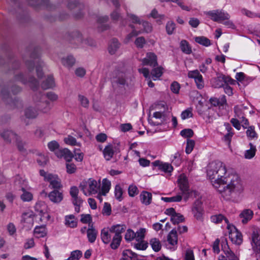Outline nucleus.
Instances as JSON below:
<instances>
[{"label":"nucleus","instance_id":"28","mask_svg":"<svg viewBox=\"0 0 260 260\" xmlns=\"http://www.w3.org/2000/svg\"><path fill=\"white\" fill-rule=\"evenodd\" d=\"M141 202L146 205L150 204L152 200V194L150 192L146 191H143L140 196Z\"/></svg>","mask_w":260,"mask_h":260},{"label":"nucleus","instance_id":"5","mask_svg":"<svg viewBox=\"0 0 260 260\" xmlns=\"http://www.w3.org/2000/svg\"><path fill=\"white\" fill-rule=\"evenodd\" d=\"M72 40V43L75 44L78 46L82 45H88L93 46L94 44L93 40L90 38H85L79 31H73L71 34Z\"/></svg>","mask_w":260,"mask_h":260},{"label":"nucleus","instance_id":"52","mask_svg":"<svg viewBox=\"0 0 260 260\" xmlns=\"http://www.w3.org/2000/svg\"><path fill=\"white\" fill-rule=\"evenodd\" d=\"M182 197L181 195H177L172 197H161V200L165 202H177L181 201Z\"/></svg>","mask_w":260,"mask_h":260},{"label":"nucleus","instance_id":"61","mask_svg":"<svg viewBox=\"0 0 260 260\" xmlns=\"http://www.w3.org/2000/svg\"><path fill=\"white\" fill-rule=\"evenodd\" d=\"M143 28V30H141L142 32H146L147 33H149L152 30V26L147 21L142 20L141 24Z\"/></svg>","mask_w":260,"mask_h":260},{"label":"nucleus","instance_id":"16","mask_svg":"<svg viewBox=\"0 0 260 260\" xmlns=\"http://www.w3.org/2000/svg\"><path fill=\"white\" fill-rule=\"evenodd\" d=\"M114 234L110 232V228H104L101 231V237L102 241L105 244H109L112 242Z\"/></svg>","mask_w":260,"mask_h":260},{"label":"nucleus","instance_id":"10","mask_svg":"<svg viewBox=\"0 0 260 260\" xmlns=\"http://www.w3.org/2000/svg\"><path fill=\"white\" fill-rule=\"evenodd\" d=\"M87 183H88V194L89 196L92 194H96L99 191H100V180L97 182L92 178H89L87 180Z\"/></svg>","mask_w":260,"mask_h":260},{"label":"nucleus","instance_id":"48","mask_svg":"<svg viewBox=\"0 0 260 260\" xmlns=\"http://www.w3.org/2000/svg\"><path fill=\"white\" fill-rule=\"evenodd\" d=\"M23 193L21 195V199L24 202H29L32 199V194L28 191H26L23 187L22 188Z\"/></svg>","mask_w":260,"mask_h":260},{"label":"nucleus","instance_id":"50","mask_svg":"<svg viewBox=\"0 0 260 260\" xmlns=\"http://www.w3.org/2000/svg\"><path fill=\"white\" fill-rule=\"evenodd\" d=\"M146 233V230L144 228H141L136 233H135L136 237L135 239L137 241H141L143 240L145 234Z\"/></svg>","mask_w":260,"mask_h":260},{"label":"nucleus","instance_id":"41","mask_svg":"<svg viewBox=\"0 0 260 260\" xmlns=\"http://www.w3.org/2000/svg\"><path fill=\"white\" fill-rule=\"evenodd\" d=\"M66 224L72 228L76 227L77 223L75 220V216L73 215L67 216L66 217Z\"/></svg>","mask_w":260,"mask_h":260},{"label":"nucleus","instance_id":"38","mask_svg":"<svg viewBox=\"0 0 260 260\" xmlns=\"http://www.w3.org/2000/svg\"><path fill=\"white\" fill-rule=\"evenodd\" d=\"M231 238L232 241L236 244L239 245L242 242V235L238 231L231 234Z\"/></svg>","mask_w":260,"mask_h":260},{"label":"nucleus","instance_id":"6","mask_svg":"<svg viewBox=\"0 0 260 260\" xmlns=\"http://www.w3.org/2000/svg\"><path fill=\"white\" fill-rule=\"evenodd\" d=\"M14 80L19 81L24 84L29 83L30 87L34 90H36L39 87V82L38 80L34 77L30 76L29 75H27V77H26L22 73L18 74L15 76Z\"/></svg>","mask_w":260,"mask_h":260},{"label":"nucleus","instance_id":"57","mask_svg":"<svg viewBox=\"0 0 260 260\" xmlns=\"http://www.w3.org/2000/svg\"><path fill=\"white\" fill-rule=\"evenodd\" d=\"M137 242V243H134V244L135 248H136L137 249L143 250L147 248L148 246V243L145 242L144 240Z\"/></svg>","mask_w":260,"mask_h":260},{"label":"nucleus","instance_id":"51","mask_svg":"<svg viewBox=\"0 0 260 260\" xmlns=\"http://www.w3.org/2000/svg\"><path fill=\"white\" fill-rule=\"evenodd\" d=\"M246 135L249 139L257 138V134L254 131V127L253 126H250L247 127L246 131Z\"/></svg>","mask_w":260,"mask_h":260},{"label":"nucleus","instance_id":"60","mask_svg":"<svg viewBox=\"0 0 260 260\" xmlns=\"http://www.w3.org/2000/svg\"><path fill=\"white\" fill-rule=\"evenodd\" d=\"M146 40L143 37H138L136 39L135 44L138 48H142L146 44Z\"/></svg>","mask_w":260,"mask_h":260},{"label":"nucleus","instance_id":"14","mask_svg":"<svg viewBox=\"0 0 260 260\" xmlns=\"http://www.w3.org/2000/svg\"><path fill=\"white\" fill-rule=\"evenodd\" d=\"M221 246L226 255V259L225 260H239L238 257L230 249L226 241L222 242Z\"/></svg>","mask_w":260,"mask_h":260},{"label":"nucleus","instance_id":"59","mask_svg":"<svg viewBox=\"0 0 260 260\" xmlns=\"http://www.w3.org/2000/svg\"><path fill=\"white\" fill-rule=\"evenodd\" d=\"M180 135L184 138H190L193 136V132L190 128L184 129L180 132Z\"/></svg>","mask_w":260,"mask_h":260},{"label":"nucleus","instance_id":"39","mask_svg":"<svg viewBox=\"0 0 260 260\" xmlns=\"http://www.w3.org/2000/svg\"><path fill=\"white\" fill-rule=\"evenodd\" d=\"M98 235V231L96 230H93L91 229H88L87 230V236L88 241L90 243H93L95 242Z\"/></svg>","mask_w":260,"mask_h":260},{"label":"nucleus","instance_id":"25","mask_svg":"<svg viewBox=\"0 0 260 260\" xmlns=\"http://www.w3.org/2000/svg\"><path fill=\"white\" fill-rule=\"evenodd\" d=\"M253 215V211L250 209H244L240 214V218H242L243 223H246L250 220Z\"/></svg>","mask_w":260,"mask_h":260},{"label":"nucleus","instance_id":"4","mask_svg":"<svg viewBox=\"0 0 260 260\" xmlns=\"http://www.w3.org/2000/svg\"><path fill=\"white\" fill-rule=\"evenodd\" d=\"M110 228V232L114 234L110 247L113 249H116L120 244L122 240L121 234L125 231L126 226L124 224H116L111 226Z\"/></svg>","mask_w":260,"mask_h":260},{"label":"nucleus","instance_id":"24","mask_svg":"<svg viewBox=\"0 0 260 260\" xmlns=\"http://www.w3.org/2000/svg\"><path fill=\"white\" fill-rule=\"evenodd\" d=\"M28 4L37 9L41 6L47 7L49 5V0H27Z\"/></svg>","mask_w":260,"mask_h":260},{"label":"nucleus","instance_id":"45","mask_svg":"<svg viewBox=\"0 0 260 260\" xmlns=\"http://www.w3.org/2000/svg\"><path fill=\"white\" fill-rule=\"evenodd\" d=\"M82 6V5L76 0L70 1L68 4V7L71 10H74L75 9L77 10L81 9Z\"/></svg>","mask_w":260,"mask_h":260},{"label":"nucleus","instance_id":"46","mask_svg":"<svg viewBox=\"0 0 260 260\" xmlns=\"http://www.w3.org/2000/svg\"><path fill=\"white\" fill-rule=\"evenodd\" d=\"M184 220V218L183 215L179 213H176L171 217V221L174 224H178L182 222Z\"/></svg>","mask_w":260,"mask_h":260},{"label":"nucleus","instance_id":"12","mask_svg":"<svg viewBox=\"0 0 260 260\" xmlns=\"http://www.w3.org/2000/svg\"><path fill=\"white\" fill-rule=\"evenodd\" d=\"M142 62L143 65L154 67L157 65L156 55L152 52L147 53Z\"/></svg>","mask_w":260,"mask_h":260},{"label":"nucleus","instance_id":"43","mask_svg":"<svg viewBox=\"0 0 260 260\" xmlns=\"http://www.w3.org/2000/svg\"><path fill=\"white\" fill-rule=\"evenodd\" d=\"M194 40L197 43L205 46H209L211 44L210 41L205 37H197Z\"/></svg>","mask_w":260,"mask_h":260},{"label":"nucleus","instance_id":"42","mask_svg":"<svg viewBox=\"0 0 260 260\" xmlns=\"http://www.w3.org/2000/svg\"><path fill=\"white\" fill-rule=\"evenodd\" d=\"M122 254L124 257L123 259L124 260H132V258L137 257V254L136 253L128 249L124 250Z\"/></svg>","mask_w":260,"mask_h":260},{"label":"nucleus","instance_id":"35","mask_svg":"<svg viewBox=\"0 0 260 260\" xmlns=\"http://www.w3.org/2000/svg\"><path fill=\"white\" fill-rule=\"evenodd\" d=\"M211 84L212 86L214 88H220L223 87L224 86L223 83V78L222 77V76L214 78L211 80Z\"/></svg>","mask_w":260,"mask_h":260},{"label":"nucleus","instance_id":"32","mask_svg":"<svg viewBox=\"0 0 260 260\" xmlns=\"http://www.w3.org/2000/svg\"><path fill=\"white\" fill-rule=\"evenodd\" d=\"M61 63L64 66L71 68L75 64V59L71 55H68L61 59Z\"/></svg>","mask_w":260,"mask_h":260},{"label":"nucleus","instance_id":"34","mask_svg":"<svg viewBox=\"0 0 260 260\" xmlns=\"http://www.w3.org/2000/svg\"><path fill=\"white\" fill-rule=\"evenodd\" d=\"M149 243L154 251L158 252L161 249V244L158 239L156 238H152L150 240Z\"/></svg>","mask_w":260,"mask_h":260},{"label":"nucleus","instance_id":"49","mask_svg":"<svg viewBox=\"0 0 260 260\" xmlns=\"http://www.w3.org/2000/svg\"><path fill=\"white\" fill-rule=\"evenodd\" d=\"M82 255V252L79 250L72 251L70 256L66 260H78Z\"/></svg>","mask_w":260,"mask_h":260},{"label":"nucleus","instance_id":"44","mask_svg":"<svg viewBox=\"0 0 260 260\" xmlns=\"http://www.w3.org/2000/svg\"><path fill=\"white\" fill-rule=\"evenodd\" d=\"M249 145L250 146V149L246 150L245 153V157L247 159H251L254 157L256 151V148L252 143H250Z\"/></svg>","mask_w":260,"mask_h":260},{"label":"nucleus","instance_id":"54","mask_svg":"<svg viewBox=\"0 0 260 260\" xmlns=\"http://www.w3.org/2000/svg\"><path fill=\"white\" fill-rule=\"evenodd\" d=\"M162 69L161 68L159 67L154 68L152 70L151 75L153 80H155L156 79L159 78L161 76L162 74Z\"/></svg>","mask_w":260,"mask_h":260},{"label":"nucleus","instance_id":"31","mask_svg":"<svg viewBox=\"0 0 260 260\" xmlns=\"http://www.w3.org/2000/svg\"><path fill=\"white\" fill-rule=\"evenodd\" d=\"M34 234L38 238L44 237L47 235L45 225L36 226L34 230Z\"/></svg>","mask_w":260,"mask_h":260},{"label":"nucleus","instance_id":"36","mask_svg":"<svg viewBox=\"0 0 260 260\" xmlns=\"http://www.w3.org/2000/svg\"><path fill=\"white\" fill-rule=\"evenodd\" d=\"M111 182L107 179H104L102 181V188L100 189V191L102 192V194L103 196L109 192L110 189Z\"/></svg>","mask_w":260,"mask_h":260},{"label":"nucleus","instance_id":"58","mask_svg":"<svg viewBox=\"0 0 260 260\" xmlns=\"http://www.w3.org/2000/svg\"><path fill=\"white\" fill-rule=\"evenodd\" d=\"M136 234L131 229L127 230L126 233L125 235V239L127 241H131L133 239H135Z\"/></svg>","mask_w":260,"mask_h":260},{"label":"nucleus","instance_id":"26","mask_svg":"<svg viewBox=\"0 0 260 260\" xmlns=\"http://www.w3.org/2000/svg\"><path fill=\"white\" fill-rule=\"evenodd\" d=\"M120 44L117 39H112L110 42L108 50L111 54H114L120 47Z\"/></svg>","mask_w":260,"mask_h":260},{"label":"nucleus","instance_id":"11","mask_svg":"<svg viewBox=\"0 0 260 260\" xmlns=\"http://www.w3.org/2000/svg\"><path fill=\"white\" fill-rule=\"evenodd\" d=\"M46 178L47 181L50 183L49 187L57 190L61 187V180L57 175L49 174Z\"/></svg>","mask_w":260,"mask_h":260},{"label":"nucleus","instance_id":"30","mask_svg":"<svg viewBox=\"0 0 260 260\" xmlns=\"http://www.w3.org/2000/svg\"><path fill=\"white\" fill-rule=\"evenodd\" d=\"M234 111L236 115V116L238 117L239 119H241V122L242 124V125L244 128H247L248 126L249 125V122L247 119H246L245 117L243 116H242L241 117V111L240 109L238 108V107H235L234 108Z\"/></svg>","mask_w":260,"mask_h":260},{"label":"nucleus","instance_id":"17","mask_svg":"<svg viewBox=\"0 0 260 260\" xmlns=\"http://www.w3.org/2000/svg\"><path fill=\"white\" fill-rule=\"evenodd\" d=\"M197 111L199 114L205 117L209 118L211 116L212 109L208 105L200 104L197 106Z\"/></svg>","mask_w":260,"mask_h":260},{"label":"nucleus","instance_id":"7","mask_svg":"<svg viewBox=\"0 0 260 260\" xmlns=\"http://www.w3.org/2000/svg\"><path fill=\"white\" fill-rule=\"evenodd\" d=\"M206 14L211 17L213 21L217 22H221L230 18V14L222 10L209 11Z\"/></svg>","mask_w":260,"mask_h":260},{"label":"nucleus","instance_id":"40","mask_svg":"<svg viewBox=\"0 0 260 260\" xmlns=\"http://www.w3.org/2000/svg\"><path fill=\"white\" fill-rule=\"evenodd\" d=\"M211 221L215 223H219L224 220L225 223H228V219L222 214H216L211 217Z\"/></svg>","mask_w":260,"mask_h":260},{"label":"nucleus","instance_id":"47","mask_svg":"<svg viewBox=\"0 0 260 260\" xmlns=\"http://www.w3.org/2000/svg\"><path fill=\"white\" fill-rule=\"evenodd\" d=\"M64 142L68 145L72 146H80V143H78L76 139L71 135L68 136V137L64 138Z\"/></svg>","mask_w":260,"mask_h":260},{"label":"nucleus","instance_id":"13","mask_svg":"<svg viewBox=\"0 0 260 260\" xmlns=\"http://www.w3.org/2000/svg\"><path fill=\"white\" fill-rule=\"evenodd\" d=\"M178 182L180 189L182 191V194H189L191 193L186 177L180 176L178 180Z\"/></svg>","mask_w":260,"mask_h":260},{"label":"nucleus","instance_id":"23","mask_svg":"<svg viewBox=\"0 0 260 260\" xmlns=\"http://www.w3.org/2000/svg\"><path fill=\"white\" fill-rule=\"evenodd\" d=\"M202 204L201 201L199 199L197 200L193 206L192 212L197 219H200L202 216Z\"/></svg>","mask_w":260,"mask_h":260},{"label":"nucleus","instance_id":"20","mask_svg":"<svg viewBox=\"0 0 260 260\" xmlns=\"http://www.w3.org/2000/svg\"><path fill=\"white\" fill-rule=\"evenodd\" d=\"M45 96L41 92H38L36 94V95L34 96V99L37 102H40L42 103L43 104H44L45 105V107L42 108V107H40L41 110L43 112H47L49 109V104L50 103L46 100H45L44 102L43 101V100L45 99Z\"/></svg>","mask_w":260,"mask_h":260},{"label":"nucleus","instance_id":"55","mask_svg":"<svg viewBox=\"0 0 260 260\" xmlns=\"http://www.w3.org/2000/svg\"><path fill=\"white\" fill-rule=\"evenodd\" d=\"M195 145V142L193 140L187 139L185 152L187 154H189L192 151Z\"/></svg>","mask_w":260,"mask_h":260},{"label":"nucleus","instance_id":"29","mask_svg":"<svg viewBox=\"0 0 260 260\" xmlns=\"http://www.w3.org/2000/svg\"><path fill=\"white\" fill-rule=\"evenodd\" d=\"M2 137L7 142H11L16 137V134L11 130H5L1 134Z\"/></svg>","mask_w":260,"mask_h":260},{"label":"nucleus","instance_id":"56","mask_svg":"<svg viewBox=\"0 0 260 260\" xmlns=\"http://www.w3.org/2000/svg\"><path fill=\"white\" fill-rule=\"evenodd\" d=\"M175 24L173 21H169L167 22L166 26L167 34L169 35H172L174 32L175 29Z\"/></svg>","mask_w":260,"mask_h":260},{"label":"nucleus","instance_id":"64","mask_svg":"<svg viewBox=\"0 0 260 260\" xmlns=\"http://www.w3.org/2000/svg\"><path fill=\"white\" fill-rule=\"evenodd\" d=\"M48 161V158L44 155L41 153L39 154V157L37 159V161L40 166H44Z\"/></svg>","mask_w":260,"mask_h":260},{"label":"nucleus","instance_id":"37","mask_svg":"<svg viewBox=\"0 0 260 260\" xmlns=\"http://www.w3.org/2000/svg\"><path fill=\"white\" fill-rule=\"evenodd\" d=\"M25 115L27 118H35L38 115V111L34 108L29 107L25 110Z\"/></svg>","mask_w":260,"mask_h":260},{"label":"nucleus","instance_id":"9","mask_svg":"<svg viewBox=\"0 0 260 260\" xmlns=\"http://www.w3.org/2000/svg\"><path fill=\"white\" fill-rule=\"evenodd\" d=\"M252 241L254 244L253 246V250L255 254L256 260H260V231H254L252 235Z\"/></svg>","mask_w":260,"mask_h":260},{"label":"nucleus","instance_id":"53","mask_svg":"<svg viewBox=\"0 0 260 260\" xmlns=\"http://www.w3.org/2000/svg\"><path fill=\"white\" fill-rule=\"evenodd\" d=\"M123 190L119 185H116L115 187V196L117 200L121 201L122 200Z\"/></svg>","mask_w":260,"mask_h":260},{"label":"nucleus","instance_id":"63","mask_svg":"<svg viewBox=\"0 0 260 260\" xmlns=\"http://www.w3.org/2000/svg\"><path fill=\"white\" fill-rule=\"evenodd\" d=\"M159 168L165 172L170 173L173 171V167L168 163L161 164Z\"/></svg>","mask_w":260,"mask_h":260},{"label":"nucleus","instance_id":"18","mask_svg":"<svg viewBox=\"0 0 260 260\" xmlns=\"http://www.w3.org/2000/svg\"><path fill=\"white\" fill-rule=\"evenodd\" d=\"M119 151L120 150L118 148H117L115 147L114 149L113 146L111 144H109L105 147L103 151V154L105 159L107 160H109L113 157V155L115 152H119Z\"/></svg>","mask_w":260,"mask_h":260},{"label":"nucleus","instance_id":"1","mask_svg":"<svg viewBox=\"0 0 260 260\" xmlns=\"http://www.w3.org/2000/svg\"><path fill=\"white\" fill-rule=\"evenodd\" d=\"M207 174L213 186L226 200L230 199L233 194L240 193L243 190V184L238 175L228 174L225 165L220 161L210 162Z\"/></svg>","mask_w":260,"mask_h":260},{"label":"nucleus","instance_id":"21","mask_svg":"<svg viewBox=\"0 0 260 260\" xmlns=\"http://www.w3.org/2000/svg\"><path fill=\"white\" fill-rule=\"evenodd\" d=\"M55 154L58 157H63L68 162L71 161L74 157L71 151L67 148L56 151Z\"/></svg>","mask_w":260,"mask_h":260},{"label":"nucleus","instance_id":"15","mask_svg":"<svg viewBox=\"0 0 260 260\" xmlns=\"http://www.w3.org/2000/svg\"><path fill=\"white\" fill-rule=\"evenodd\" d=\"M2 99L7 104H9L12 107H15L17 106V103L18 101L16 100H13L10 97L9 93L7 90L5 88L1 89V94Z\"/></svg>","mask_w":260,"mask_h":260},{"label":"nucleus","instance_id":"33","mask_svg":"<svg viewBox=\"0 0 260 260\" xmlns=\"http://www.w3.org/2000/svg\"><path fill=\"white\" fill-rule=\"evenodd\" d=\"M180 47L181 51L186 54H189L191 53V47L186 40H183L181 41Z\"/></svg>","mask_w":260,"mask_h":260},{"label":"nucleus","instance_id":"19","mask_svg":"<svg viewBox=\"0 0 260 260\" xmlns=\"http://www.w3.org/2000/svg\"><path fill=\"white\" fill-rule=\"evenodd\" d=\"M48 197L49 200L54 203H59L63 199L62 193L57 189H54L51 191Z\"/></svg>","mask_w":260,"mask_h":260},{"label":"nucleus","instance_id":"3","mask_svg":"<svg viewBox=\"0 0 260 260\" xmlns=\"http://www.w3.org/2000/svg\"><path fill=\"white\" fill-rule=\"evenodd\" d=\"M111 83L114 88L125 89L129 85L128 78L126 74L118 71L113 73Z\"/></svg>","mask_w":260,"mask_h":260},{"label":"nucleus","instance_id":"62","mask_svg":"<svg viewBox=\"0 0 260 260\" xmlns=\"http://www.w3.org/2000/svg\"><path fill=\"white\" fill-rule=\"evenodd\" d=\"M48 147L49 150L51 151H55L56 150L57 151L59 145L56 141H52L48 143Z\"/></svg>","mask_w":260,"mask_h":260},{"label":"nucleus","instance_id":"22","mask_svg":"<svg viewBox=\"0 0 260 260\" xmlns=\"http://www.w3.org/2000/svg\"><path fill=\"white\" fill-rule=\"evenodd\" d=\"M109 19L108 16H100L97 19L98 23V29L99 31H103L108 29L109 26L108 24H104L107 22Z\"/></svg>","mask_w":260,"mask_h":260},{"label":"nucleus","instance_id":"2","mask_svg":"<svg viewBox=\"0 0 260 260\" xmlns=\"http://www.w3.org/2000/svg\"><path fill=\"white\" fill-rule=\"evenodd\" d=\"M24 60L28 73L34 71L35 65L36 64V72L38 78H41L43 77L42 68L44 63L40 58V53L38 49H35L30 53L29 59L24 58Z\"/></svg>","mask_w":260,"mask_h":260},{"label":"nucleus","instance_id":"8","mask_svg":"<svg viewBox=\"0 0 260 260\" xmlns=\"http://www.w3.org/2000/svg\"><path fill=\"white\" fill-rule=\"evenodd\" d=\"M177 231L181 234L187 231L186 226H178L177 230L175 229H173L168 234L167 236V241L172 246H175L178 243Z\"/></svg>","mask_w":260,"mask_h":260},{"label":"nucleus","instance_id":"27","mask_svg":"<svg viewBox=\"0 0 260 260\" xmlns=\"http://www.w3.org/2000/svg\"><path fill=\"white\" fill-rule=\"evenodd\" d=\"M54 86V80L52 75L48 76L47 78L42 82L41 84L42 88L44 89L51 88Z\"/></svg>","mask_w":260,"mask_h":260}]
</instances>
